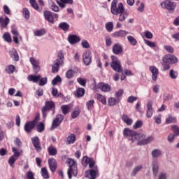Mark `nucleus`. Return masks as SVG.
I'll return each mask as SVG.
<instances>
[{
	"mask_svg": "<svg viewBox=\"0 0 179 179\" xmlns=\"http://www.w3.org/2000/svg\"><path fill=\"white\" fill-rule=\"evenodd\" d=\"M118 103H120V101L115 98L110 97L108 99V105L110 107L115 106V104H118Z\"/></svg>",
	"mask_w": 179,
	"mask_h": 179,
	"instance_id": "obj_33",
	"label": "nucleus"
},
{
	"mask_svg": "<svg viewBox=\"0 0 179 179\" xmlns=\"http://www.w3.org/2000/svg\"><path fill=\"white\" fill-rule=\"evenodd\" d=\"M64 117L63 116L62 114L57 115L56 117L52 121V129H55L57 127H59L61 125V122L64 121Z\"/></svg>",
	"mask_w": 179,
	"mask_h": 179,
	"instance_id": "obj_11",
	"label": "nucleus"
},
{
	"mask_svg": "<svg viewBox=\"0 0 179 179\" xmlns=\"http://www.w3.org/2000/svg\"><path fill=\"white\" fill-rule=\"evenodd\" d=\"M9 55L12 59L15 62L19 61V55L17 54V51L15 49H13L11 51L9 52Z\"/></svg>",
	"mask_w": 179,
	"mask_h": 179,
	"instance_id": "obj_25",
	"label": "nucleus"
},
{
	"mask_svg": "<svg viewBox=\"0 0 179 179\" xmlns=\"http://www.w3.org/2000/svg\"><path fill=\"white\" fill-rule=\"evenodd\" d=\"M152 156L155 159H156L157 157H160V156H162V150H160L159 149H155V150H152Z\"/></svg>",
	"mask_w": 179,
	"mask_h": 179,
	"instance_id": "obj_34",
	"label": "nucleus"
},
{
	"mask_svg": "<svg viewBox=\"0 0 179 179\" xmlns=\"http://www.w3.org/2000/svg\"><path fill=\"white\" fill-rule=\"evenodd\" d=\"M61 110L62 114H64V115H66V114H69L71 110V107L69 106V105H62L61 106Z\"/></svg>",
	"mask_w": 179,
	"mask_h": 179,
	"instance_id": "obj_31",
	"label": "nucleus"
},
{
	"mask_svg": "<svg viewBox=\"0 0 179 179\" xmlns=\"http://www.w3.org/2000/svg\"><path fill=\"white\" fill-rule=\"evenodd\" d=\"M85 88H78L76 92H75L76 97H83L85 96Z\"/></svg>",
	"mask_w": 179,
	"mask_h": 179,
	"instance_id": "obj_26",
	"label": "nucleus"
},
{
	"mask_svg": "<svg viewBox=\"0 0 179 179\" xmlns=\"http://www.w3.org/2000/svg\"><path fill=\"white\" fill-rule=\"evenodd\" d=\"M176 138V136L175 134H171L167 137V141L169 142V143H173L174 142L175 139Z\"/></svg>",
	"mask_w": 179,
	"mask_h": 179,
	"instance_id": "obj_53",
	"label": "nucleus"
},
{
	"mask_svg": "<svg viewBox=\"0 0 179 179\" xmlns=\"http://www.w3.org/2000/svg\"><path fill=\"white\" fill-rule=\"evenodd\" d=\"M50 9L53 11V12H59V7H58V6H57V4H55V3L52 2L51 6H50Z\"/></svg>",
	"mask_w": 179,
	"mask_h": 179,
	"instance_id": "obj_54",
	"label": "nucleus"
},
{
	"mask_svg": "<svg viewBox=\"0 0 179 179\" xmlns=\"http://www.w3.org/2000/svg\"><path fill=\"white\" fill-rule=\"evenodd\" d=\"M27 179H34V173L31 171H29L27 173Z\"/></svg>",
	"mask_w": 179,
	"mask_h": 179,
	"instance_id": "obj_64",
	"label": "nucleus"
},
{
	"mask_svg": "<svg viewBox=\"0 0 179 179\" xmlns=\"http://www.w3.org/2000/svg\"><path fill=\"white\" fill-rule=\"evenodd\" d=\"M47 77H43L39 80V86H45L47 85Z\"/></svg>",
	"mask_w": 179,
	"mask_h": 179,
	"instance_id": "obj_58",
	"label": "nucleus"
},
{
	"mask_svg": "<svg viewBox=\"0 0 179 179\" xmlns=\"http://www.w3.org/2000/svg\"><path fill=\"white\" fill-rule=\"evenodd\" d=\"M48 152L50 156H55L57 153V148L52 145H50L48 148Z\"/></svg>",
	"mask_w": 179,
	"mask_h": 179,
	"instance_id": "obj_32",
	"label": "nucleus"
},
{
	"mask_svg": "<svg viewBox=\"0 0 179 179\" xmlns=\"http://www.w3.org/2000/svg\"><path fill=\"white\" fill-rule=\"evenodd\" d=\"M143 124V122H142V120H137L135 124L133 126V128L134 129H138V128H141Z\"/></svg>",
	"mask_w": 179,
	"mask_h": 179,
	"instance_id": "obj_52",
	"label": "nucleus"
},
{
	"mask_svg": "<svg viewBox=\"0 0 179 179\" xmlns=\"http://www.w3.org/2000/svg\"><path fill=\"white\" fill-rule=\"evenodd\" d=\"M43 108L46 110V111H52V115L55 114V103L52 101H46Z\"/></svg>",
	"mask_w": 179,
	"mask_h": 179,
	"instance_id": "obj_8",
	"label": "nucleus"
},
{
	"mask_svg": "<svg viewBox=\"0 0 179 179\" xmlns=\"http://www.w3.org/2000/svg\"><path fill=\"white\" fill-rule=\"evenodd\" d=\"M66 139L67 143L69 145H72V143H75V141H76V136H75L74 134H71Z\"/></svg>",
	"mask_w": 179,
	"mask_h": 179,
	"instance_id": "obj_29",
	"label": "nucleus"
},
{
	"mask_svg": "<svg viewBox=\"0 0 179 179\" xmlns=\"http://www.w3.org/2000/svg\"><path fill=\"white\" fill-rule=\"evenodd\" d=\"M169 76L171 79H177L178 78V72L171 69L169 71Z\"/></svg>",
	"mask_w": 179,
	"mask_h": 179,
	"instance_id": "obj_38",
	"label": "nucleus"
},
{
	"mask_svg": "<svg viewBox=\"0 0 179 179\" xmlns=\"http://www.w3.org/2000/svg\"><path fill=\"white\" fill-rule=\"evenodd\" d=\"M79 114H80V112H79V110H73L71 113V118L75 119V118H78V117H79Z\"/></svg>",
	"mask_w": 179,
	"mask_h": 179,
	"instance_id": "obj_63",
	"label": "nucleus"
},
{
	"mask_svg": "<svg viewBox=\"0 0 179 179\" xmlns=\"http://www.w3.org/2000/svg\"><path fill=\"white\" fill-rule=\"evenodd\" d=\"M29 2L32 8H34V9H36V10H38V4H37L36 0H29Z\"/></svg>",
	"mask_w": 179,
	"mask_h": 179,
	"instance_id": "obj_57",
	"label": "nucleus"
},
{
	"mask_svg": "<svg viewBox=\"0 0 179 179\" xmlns=\"http://www.w3.org/2000/svg\"><path fill=\"white\" fill-rule=\"evenodd\" d=\"M81 45L83 48H90V44L86 40H83L81 42Z\"/></svg>",
	"mask_w": 179,
	"mask_h": 179,
	"instance_id": "obj_61",
	"label": "nucleus"
},
{
	"mask_svg": "<svg viewBox=\"0 0 179 179\" xmlns=\"http://www.w3.org/2000/svg\"><path fill=\"white\" fill-rule=\"evenodd\" d=\"M171 129L173 132V135H175V136H179V127L177 125H172L171 126Z\"/></svg>",
	"mask_w": 179,
	"mask_h": 179,
	"instance_id": "obj_41",
	"label": "nucleus"
},
{
	"mask_svg": "<svg viewBox=\"0 0 179 179\" xmlns=\"http://www.w3.org/2000/svg\"><path fill=\"white\" fill-rule=\"evenodd\" d=\"M77 82L81 86H86V79H83L82 78H77Z\"/></svg>",
	"mask_w": 179,
	"mask_h": 179,
	"instance_id": "obj_59",
	"label": "nucleus"
},
{
	"mask_svg": "<svg viewBox=\"0 0 179 179\" xmlns=\"http://www.w3.org/2000/svg\"><path fill=\"white\" fill-rule=\"evenodd\" d=\"M62 82V78H61V76H57L52 80V85L55 86L57 83H61Z\"/></svg>",
	"mask_w": 179,
	"mask_h": 179,
	"instance_id": "obj_46",
	"label": "nucleus"
},
{
	"mask_svg": "<svg viewBox=\"0 0 179 179\" xmlns=\"http://www.w3.org/2000/svg\"><path fill=\"white\" fill-rule=\"evenodd\" d=\"M152 173L155 177L159 174V164L157 163V159L152 162Z\"/></svg>",
	"mask_w": 179,
	"mask_h": 179,
	"instance_id": "obj_22",
	"label": "nucleus"
},
{
	"mask_svg": "<svg viewBox=\"0 0 179 179\" xmlns=\"http://www.w3.org/2000/svg\"><path fill=\"white\" fill-rule=\"evenodd\" d=\"M22 15L24 17L27 19V20H29V19H30V11H29V9H27V8H23Z\"/></svg>",
	"mask_w": 179,
	"mask_h": 179,
	"instance_id": "obj_35",
	"label": "nucleus"
},
{
	"mask_svg": "<svg viewBox=\"0 0 179 179\" xmlns=\"http://www.w3.org/2000/svg\"><path fill=\"white\" fill-rule=\"evenodd\" d=\"M153 102L150 101L147 103V112H146V117L148 118H152L153 115Z\"/></svg>",
	"mask_w": 179,
	"mask_h": 179,
	"instance_id": "obj_15",
	"label": "nucleus"
},
{
	"mask_svg": "<svg viewBox=\"0 0 179 179\" xmlns=\"http://www.w3.org/2000/svg\"><path fill=\"white\" fill-rule=\"evenodd\" d=\"M66 163L69 164V167L67 171L69 178L72 179V174L74 177H76L78 176V166H76V162L75 160L69 158Z\"/></svg>",
	"mask_w": 179,
	"mask_h": 179,
	"instance_id": "obj_2",
	"label": "nucleus"
},
{
	"mask_svg": "<svg viewBox=\"0 0 179 179\" xmlns=\"http://www.w3.org/2000/svg\"><path fill=\"white\" fill-rule=\"evenodd\" d=\"M162 61L164 64H169L173 65V64H177L178 62V59L177 57L173 55H166L163 58Z\"/></svg>",
	"mask_w": 179,
	"mask_h": 179,
	"instance_id": "obj_5",
	"label": "nucleus"
},
{
	"mask_svg": "<svg viewBox=\"0 0 179 179\" xmlns=\"http://www.w3.org/2000/svg\"><path fill=\"white\" fill-rule=\"evenodd\" d=\"M143 36L146 38H148V39H150V38H153V34H152L150 31H145L143 34Z\"/></svg>",
	"mask_w": 179,
	"mask_h": 179,
	"instance_id": "obj_55",
	"label": "nucleus"
},
{
	"mask_svg": "<svg viewBox=\"0 0 179 179\" xmlns=\"http://www.w3.org/2000/svg\"><path fill=\"white\" fill-rule=\"evenodd\" d=\"M3 38L7 43H12V37H10V34L9 33H8V32H6L3 35Z\"/></svg>",
	"mask_w": 179,
	"mask_h": 179,
	"instance_id": "obj_40",
	"label": "nucleus"
},
{
	"mask_svg": "<svg viewBox=\"0 0 179 179\" xmlns=\"http://www.w3.org/2000/svg\"><path fill=\"white\" fill-rule=\"evenodd\" d=\"M112 62H110V67L115 72H122V66H121V61L118 59L115 56L112 55L110 57Z\"/></svg>",
	"mask_w": 179,
	"mask_h": 179,
	"instance_id": "obj_4",
	"label": "nucleus"
},
{
	"mask_svg": "<svg viewBox=\"0 0 179 179\" xmlns=\"http://www.w3.org/2000/svg\"><path fill=\"white\" fill-rule=\"evenodd\" d=\"M97 100L100 101V103H102V104H107V99H106V96L100 94H97Z\"/></svg>",
	"mask_w": 179,
	"mask_h": 179,
	"instance_id": "obj_36",
	"label": "nucleus"
},
{
	"mask_svg": "<svg viewBox=\"0 0 179 179\" xmlns=\"http://www.w3.org/2000/svg\"><path fill=\"white\" fill-rule=\"evenodd\" d=\"M15 66L9 65L8 67L6 69V71L8 73H13V72H15Z\"/></svg>",
	"mask_w": 179,
	"mask_h": 179,
	"instance_id": "obj_62",
	"label": "nucleus"
},
{
	"mask_svg": "<svg viewBox=\"0 0 179 179\" xmlns=\"http://www.w3.org/2000/svg\"><path fill=\"white\" fill-rule=\"evenodd\" d=\"M129 33L127 32L126 31L124 30H120V31H117L114 32L112 36L113 37L117 38V37H126L127 34H128Z\"/></svg>",
	"mask_w": 179,
	"mask_h": 179,
	"instance_id": "obj_24",
	"label": "nucleus"
},
{
	"mask_svg": "<svg viewBox=\"0 0 179 179\" xmlns=\"http://www.w3.org/2000/svg\"><path fill=\"white\" fill-rule=\"evenodd\" d=\"M69 24L67 22H61L59 24V29H61L63 31H68V30H69Z\"/></svg>",
	"mask_w": 179,
	"mask_h": 179,
	"instance_id": "obj_30",
	"label": "nucleus"
},
{
	"mask_svg": "<svg viewBox=\"0 0 179 179\" xmlns=\"http://www.w3.org/2000/svg\"><path fill=\"white\" fill-rule=\"evenodd\" d=\"M11 33L13 36H20L19 31H17V28L15 25H13L11 27Z\"/></svg>",
	"mask_w": 179,
	"mask_h": 179,
	"instance_id": "obj_56",
	"label": "nucleus"
},
{
	"mask_svg": "<svg viewBox=\"0 0 179 179\" xmlns=\"http://www.w3.org/2000/svg\"><path fill=\"white\" fill-rule=\"evenodd\" d=\"M154 140H155V137H153V136H150L147 138H144V142H143V143H144V145H148V143H150V142H153Z\"/></svg>",
	"mask_w": 179,
	"mask_h": 179,
	"instance_id": "obj_51",
	"label": "nucleus"
},
{
	"mask_svg": "<svg viewBox=\"0 0 179 179\" xmlns=\"http://www.w3.org/2000/svg\"><path fill=\"white\" fill-rule=\"evenodd\" d=\"M45 129V127L44 123L43 122H41L36 126V131H37V132H43V131H44Z\"/></svg>",
	"mask_w": 179,
	"mask_h": 179,
	"instance_id": "obj_42",
	"label": "nucleus"
},
{
	"mask_svg": "<svg viewBox=\"0 0 179 179\" xmlns=\"http://www.w3.org/2000/svg\"><path fill=\"white\" fill-rule=\"evenodd\" d=\"M19 159V157H17V154L13 155L8 159V164H10V167H13V165L15 164V162L16 160Z\"/></svg>",
	"mask_w": 179,
	"mask_h": 179,
	"instance_id": "obj_28",
	"label": "nucleus"
},
{
	"mask_svg": "<svg viewBox=\"0 0 179 179\" xmlns=\"http://www.w3.org/2000/svg\"><path fill=\"white\" fill-rule=\"evenodd\" d=\"M48 164H49L50 171H52V173L55 172V171L57 170V167L58 166V164L57 163V160L55 159H49Z\"/></svg>",
	"mask_w": 179,
	"mask_h": 179,
	"instance_id": "obj_18",
	"label": "nucleus"
},
{
	"mask_svg": "<svg viewBox=\"0 0 179 179\" xmlns=\"http://www.w3.org/2000/svg\"><path fill=\"white\" fill-rule=\"evenodd\" d=\"M106 29L108 33H111L113 31V29H114V25L113 24V22H109L106 24Z\"/></svg>",
	"mask_w": 179,
	"mask_h": 179,
	"instance_id": "obj_39",
	"label": "nucleus"
},
{
	"mask_svg": "<svg viewBox=\"0 0 179 179\" xmlns=\"http://www.w3.org/2000/svg\"><path fill=\"white\" fill-rule=\"evenodd\" d=\"M41 176L43 178L48 179L50 178V176H48V171L46 168L41 169Z\"/></svg>",
	"mask_w": 179,
	"mask_h": 179,
	"instance_id": "obj_43",
	"label": "nucleus"
},
{
	"mask_svg": "<svg viewBox=\"0 0 179 179\" xmlns=\"http://www.w3.org/2000/svg\"><path fill=\"white\" fill-rule=\"evenodd\" d=\"M67 40L71 45L74 44H78V43H80V37L77 35L70 34L69 35Z\"/></svg>",
	"mask_w": 179,
	"mask_h": 179,
	"instance_id": "obj_13",
	"label": "nucleus"
},
{
	"mask_svg": "<svg viewBox=\"0 0 179 179\" xmlns=\"http://www.w3.org/2000/svg\"><path fill=\"white\" fill-rule=\"evenodd\" d=\"M118 0H113L111 3L110 12L113 15L118 16L120 13H124L125 12V8H124V4L122 3H119Z\"/></svg>",
	"mask_w": 179,
	"mask_h": 179,
	"instance_id": "obj_1",
	"label": "nucleus"
},
{
	"mask_svg": "<svg viewBox=\"0 0 179 179\" xmlns=\"http://www.w3.org/2000/svg\"><path fill=\"white\" fill-rule=\"evenodd\" d=\"M83 62L85 65L88 66V65H90L92 64V52L89 50H86L83 52Z\"/></svg>",
	"mask_w": 179,
	"mask_h": 179,
	"instance_id": "obj_10",
	"label": "nucleus"
},
{
	"mask_svg": "<svg viewBox=\"0 0 179 179\" xmlns=\"http://www.w3.org/2000/svg\"><path fill=\"white\" fill-rule=\"evenodd\" d=\"M35 36H38V37H40L41 36H44V34H45V30L44 29H40V30H38L35 32Z\"/></svg>",
	"mask_w": 179,
	"mask_h": 179,
	"instance_id": "obj_60",
	"label": "nucleus"
},
{
	"mask_svg": "<svg viewBox=\"0 0 179 179\" xmlns=\"http://www.w3.org/2000/svg\"><path fill=\"white\" fill-rule=\"evenodd\" d=\"M162 9H166L170 13H173L174 10H176V8L177 7V3L171 1V0H164L160 3Z\"/></svg>",
	"mask_w": 179,
	"mask_h": 179,
	"instance_id": "obj_3",
	"label": "nucleus"
},
{
	"mask_svg": "<svg viewBox=\"0 0 179 179\" xmlns=\"http://www.w3.org/2000/svg\"><path fill=\"white\" fill-rule=\"evenodd\" d=\"M97 87L98 89H100V90H101L102 92H105L106 93L111 90V86L104 83H99L97 85Z\"/></svg>",
	"mask_w": 179,
	"mask_h": 179,
	"instance_id": "obj_17",
	"label": "nucleus"
},
{
	"mask_svg": "<svg viewBox=\"0 0 179 179\" xmlns=\"http://www.w3.org/2000/svg\"><path fill=\"white\" fill-rule=\"evenodd\" d=\"M142 169H143V166L142 165L136 166L131 173V176H136V174H138V173H139V171H141Z\"/></svg>",
	"mask_w": 179,
	"mask_h": 179,
	"instance_id": "obj_37",
	"label": "nucleus"
},
{
	"mask_svg": "<svg viewBox=\"0 0 179 179\" xmlns=\"http://www.w3.org/2000/svg\"><path fill=\"white\" fill-rule=\"evenodd\" d=\"M73 73H75V71L72 69H69L66 73V78H67V79H72V78H73Z\"/></svg>",
	"mask_w": 179,
	"mask_h": 179,
	"instance_id": "obj_49",
	"label": "nucleus"
},
{
	"mask_svg": "<svg viewBox=\"0 0 179 179\" xmlns=\"http://www.w3.org/2000/svg\"><path fill=\"white\" fill-rule=\"evenodd\" d=\"M86 106L87 107V110L90 111V110H93V107H94V100L91 99L88 101L86 103Z\"/></svg>",
	"mask_w": 179,
	"mask_h": 179,
	"instance_id": "obj_44",
	"label": "nucleus"
},
{
	"mask_svg": "<svg viewBox=\"0 0 179 179\" xmlns=\"http://www.w3.org/2000/svg\"><path fill=\"white\" fill-rule=\"evenodd\" d=\"M122 51H124V48H122V45L120 43H116L112 48V52L115 55H120V54H122Z\"/></svg>",
	"mask_w": 179,
	"mask_h": 179,
	"instance_id": "obj_14",
	"label": "nucleus"
},
{
	"mask_svg": "<svg viewBox=\"0 0 179 179\" xmlns=\"http://www.w3.org/2000/svg\"><path fill=\"white\" fill-rule=\"evenodd\" d=\"M44 17L45 20L49 22V23H52V24H54V20L52 18V12L45 10Z\"/></svg>",
	"mask_w": 179,
	"mask_h": 179,
	"instance_id": "obj_20",
	"label": "nucleus"
},
{
	"mask_svg": "<svg viewBox=\"0 0 179 179\" xmlns=\"http://www.w3.org/2000/svg\"><path fill=\"white\" fill-rule=\"evenodd\" d=\"M127 40H128L129 43H130V44H131V45H136V43H138L136 41V39H135V38H134V36H128Z\"/></svg>",
	"mask_w": 179,
	"mask_h": 179,
	"instance_id": "obj_47",
	"label": "nucleus"
},
{
	"mask_svg": "<svg viewBox=\"0 0 179 179\" xmlns=\"http://www.w3.org/2000/svg\"><path fill=\"white\" fill-rule=\"evenodd\" d=\"M98 173L99 169H97V166H94V169L86 171L85 177L89 179H96Z\"/></svg>",
	"mask_w": 179,
	"mask_h": 179,
	"instance_id": "obj_9",
	"label": "nucleus"
},
{
	"mask_svg": "<svg viewBox=\"0 0 179 179\" xmlns=\"http://www.w3.org/2000/svg\"><path fill=\"white\" fill-rule=\"evenodd\" d=\"M34 127H36V124H34V122H27L24 124V129L25 132L27 134H30L31 131L34 129Z\"/></svg>",
	"mask_w": 179,
	"mask_h": 179,
	"instance_id": "obj_19",
	"label": "nucleus"
},
{
	"mask_svg": "<svg viewBox=\"0 0 179 179\" xmlns=\"http://www.w3.org/2000/svg\"><path fill=\"white\" fill-rule=\"evenodd\" d=\"M90 159L91 158H89L87 156H84L81 160L82 164L84 165L85 167H86V166L89 164V162H90Z\"/></svg>",
	"mask_w": 179,
	"mask_h": 179,
	"instance_id": "obj_48",
	"label": "nucleus"
},
{
	"mask_svg": "<svg viewBox=\"0 0 179 179\" xmlns=\"http://www.w3.org/2000/svg\"><path fill=\"white\" fill-rule=\"evenodd\" d=\"M177 122V117L169 115V117L166 119L165 123L167 124H176Z\"/></svg>",
	"mask_w": 179,
	"mask_h": 179,
	"instance_id": "obj_27",
	"label": "nucleus"
},
{
	"mask_svg": "<svg viewBox=\"0 0 179 179\" xmlns=\"http://www.w3.org/2000/svg\"><path fill=\"white\" fill-rule=\"evenodd\" d=\"M144 42L145 44H146V45H148V47H150V48H155L156 47V43L155 42H152L146 39H144Z\"/></svg>",
	"mask_w": 179,
	"mask_h": 179,
	"instance_id": "obj_50",
	"label": "nucleus"
},
{
	"mask_svg": "<svg viewBox=\"0 0 179 179\" xmlns=\"http://www.w3.org/2000/svg\"><path fill=\"white\" fill-rule=\"evenodd\" d=\"M31 140L34 148H35V150H36V152H40L42 148L38 136L32 137Z\"/></svg>",
	"mask_w": 179,
	"mask_h": 179,
	"instance_id": "obj_12",
	"label": "nucleus"
},
{
	"mask_svg": "<svg viewBox=\"0 0 179 179\" xmlns=\"http://www.w3.org/2000/svg\"><path fill=\"white\" fill-rule=\"evenodd\" d=\"M10 22V20L9 19V17H6L5 19H3V17H0V25L1 27H2L3 29H5V27H6L8 24H9Z\"/></svg>",
	"mask_w": 179,
	"mask_h": 179,
	"instance_id": "obj_21",
	"label": "nucleus"
},
{
	"mask_svg": "<svg viewBox=\"0 0 179 179\" xmlns=\"http://www.w3.org/2000/svg\"><path fill=\"white\" fill-rule=\"evenodd\" d=\"M150 71L152 75V79L154 82L157 80V78L159 76V69L156 68L155 66H150Z\"/></svg>",
	"mask_w": 179,
	"mask_h": 179,
	"instance_id": "obj_16",
	"label": "nucleus"
},
{
	"mask_svg": "<svg viewBox=\"0 0 179 179\" xmlns=\"http://www.w3.org/2000/svg\"><path fill=\"white\" fill-rule=\"evenodd\" d=\"M145 134L136 133V135L134 136V139L133 140V143H135V142H136L138 146H142L144 145L143 142H145Z\"/></svg>",
	"mask_w": 179,
	"mask_h": 179,
	"instance_id": "obj_7",
	"label": "nucleus"
},
{
	"mask_svg": "<svg viewBox=\"0 0 179 179\" xmlns=\"http://www.w3.org/2000/svg\"><path fill=\"white\" fill-rule=\"evenodd\" d=\"M29 82H34V83H37L41 79V76H34V75H29L27 77Z\"/></svg>",
	"mask_w": 179,
	"mask_h": 179,
	"instance_id": "obj_23",
	"label": "nucleus"
},
{
	"mask_svg": "<svg viewBox=\"0 0 179 179\" xmlns=\"http://www.w3.org/2000/svg\"><path fill=\"white\" fill-rule=\"evenodd\" d=\"M136 134V131L134 130H131L130 129L126 128L123 131V135L124 138L128 139V141H131L133 143L134 139L135 138V135Z\"/></svg>",
	"mask_w": 179,
	"mask_h": 179,
	"instance_id": "obj_6",
	"label": "nucleus"
},
{
	"mask_svg": "<svg viewBox=\"0 0 179 179\" xmlns=\"http://www.w3.org/2000/svg\"><path fill=\"white\" fill-rule=\"evenodd\" d=\"M119 21L124 22L127 17H128V14L124 11L123 13H119Z\"/></svg>",
	"mask_w": 179,
	"mask_h": 179,
	"instance_id": "obj_45",
	"label": "nucleus"
}]
</instances>
